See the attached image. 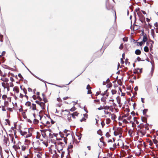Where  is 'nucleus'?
I'll list each match as a JSON object with an SVG mask.
<instances>
[{"mask_svg": "<svg viewBox=\"0 0 158 158\" xmlns=\"http://www.w3.org/2000/svg\"><path fill=\"white\" fill-rule=\"evenodd\" d=\"M122 133V130L121 128H119L117 129V131H115L114 132V135H120L119 137H120L121 135V134Z\"/></svg>", "mask_w": 158, "mask_h": 158, "instance_id": "1", "label": "nucleus"}, {"mask_svg": "<svg viewBox=\"0 0 158 158\" xmlns=\"http://www.w3.org/2000/svg\"><path fill=\"white\" fill-rule=\"evenodd\" d=\"M4 139L3 141L7 145L8 143L9 144V141L8 140V138L7 137H6L5 136H4Z\"/></svg>", "mask_w": 158, "mask_h": 158, "instance_id": "2", "label": "nucleus"}, {"mask_svg": "<svg viewBox=\"0 0 158 158\" xmlns=\"http://www.w3.org/2000/svg\"><path fill=\"white\" fill-rule=\"evenodd\" d=\"M104 112L105 114L107 115L104 116L105 117H110V115H111V112L106 110H104Z\"/></svg>", "mask_w": 158, "mask_h": 158, "instance_id": "3", "label": "nucleus"}, {"mask_svg": "<svg viewBox=\"0 0 158 158\" xmlns=\"http://www.w3.org/2000/svg\"><path fill=\"white\" fill-rule=\"evenodd\" d=\"M13 91L16 93H18L19 92V89L18 87L15 86L13 88Z\"/></svg>", "mask_w": 158, "mask_h": 158, "instance_id": "4", "label": "nucleus"}, {"mask_svg": "<svg viewBox=\"0 0 158 158\" xmlns=\"http://www.w3.org/2000/svg\"><path fill=\"white\" fill-rule=\"evenodd\" d=\"M42 110L44 109L45 108V105L44 103L41 102L40 105Z\"/></svg>", "mask_w": 158, "mask_h": 158, "instance_id": "5", "label": "nucleus"}, {"mask_svg": "<svg viewBox=\"0 0 158 158\" xmlns=\"http://www.w3.org/2000/svg\"><path fill=\"white\" fill-rule=\"evenodd\" d=\"M79 113H77V112H75L73 113V114H71V115H72L73 118H75V116H77L78 114Z\"/></svg>", "mask_w": 158, "mask_h": 158, "instance_id": "6", "label": "nucleus"}, {"mask_svg": "<svg viewBox=\"0 0 158 158\" xmlns=\"http://www.w3.org/2000/svg\"><path fill=\"white\" fill-rule=\"evenodd\" d=\"M57 144L58 145V147H59V146H60L61 147L60 148V150H61V149L62 148V147L63 146V143L62 142H58L57 143Z\"/></svg>", "mask_w": 158, "mask_h": 158, "instance_id": "7", "label": "nucleus"}, {"mask_svg": "<svg viewBox=\"0 0 158 158\" xmlns=\"http://www.w3.org/2000/svg\"><path fill=\"white\" fill-rule=\"evenodd\" d=\"M1 80L3 81L4 82H7L9 81V80L8 78H5V77H2L1 79Z\"/></svg>", "mask_w": 158, "mask_h": 158, "instance_id": "8", "label": "nucleus"}, {"mask_svg": "<svg viewBox=\"0 0 158 158\" xmlns=\"http://www.w3.org/2000/svg\"><path fill=\"white\" fill-rule=\"evenodd\" d=\"M135 53L137 55H140L141 53V51L139 49H136L135 51Z\"/></svg>", "mask_w": 158, "mask_h": 158, "instance_id": "9", "label": "nucleus"}, {"mask_svg": "<svg viewBox=\"0 0 158 158\" xmlns=\"http://www.w3.org/2000/svg\"><path fill=\"white\" fill-rule=\"evenodd\" d=\"M31 108V109L32 110H36V105L34 104H32V106L30 107V108Z\"/></svg>", "mask_w": 158, "mask_h": 158, "instance_id": "10", "label": "nucleus"}, {"mask_svg": "<svg viewBox=\"0 0 158 158\" xmlns=\"http://www.w3.org/2000/svg\"><path fill=\"white\" fill-rule=\"evenodd\" d=\"M110 116H111V118L113 120H115V119H116V116L114 114H112L111 113V115H110Z\"/></svg>", "mask_w": 158, "mask_h": 158, "instance_id": "11", "label": "nucleus"}, {"mask_svg": "<svg viewBox=\"0 0 158 158\" xmlns=\"http://www.w3.org/2000/svg\"><path fill=\"white\" fill-rule=\"evenodd\" d=\"M27 147V146L26 145H23L21 147L22 150L23 151H25V149H26Z\"/></svg>", "mask_w": 158, "mask_h": 158, "instance_id": "12", "label": "nucleus"}, {"mask_svg": "<svg viewBox=\"0 0 158 158\" xmlns=\"http://www.w3.org/2000/svg\"><path fill=\"white\" fill-rule=\"evenodd\" d=\"M34 145L35 146H39L40 145V142L39 140L36 141L35 142H34Z\"/></svg>", "mask_w": 158, "mask_h": 158, "instance_id": "13", "label": "nucleus"}, {"mask_svg": "<svg viewBox=\"0 0 158 158\" xmlns=\"http://www.w3.org/2000/svg\"><path fill=\"white\" fill-rule=\"evenodd\" d=\"M20 133L22 135L25 136L27 134V132L25 131H20Z\"/></svg>", "mask_w": 158, "mask_h": 158, "instance_id": "14", "label": "nucleus"}, {"mask_svg": "<svg viewBox=\"0 0 158 158\" xmlns=\"http://www.w3.org/2000/svg\"><path fill=\"white\" fill-rule=\"evenodd\" d=\"M25 105L26 106H28L31 107V103L29 102H26Z\"/></svg>", "mask_w": 158, "mask_h": 158, "instance_id": "15", "label": "nucleus"}, {"mask_svg": "<svg viewBox=\"0 0 158 158\" xmlns=\"http://www.w3.org/2000/svg\"><path fill=\"white\" fill-rule=\"evenodd\" d=\"M106 123L107 124H108L110 123L111 122V120L109 118H107L106 119Z\"/></svg>", "mask_w": 158, "mask_h": 158, "instance_id": "16", "label": "nucleus"}, {"mask_svg": "<svg viewBox=\"0 0 158 158\" xmlns=\"http://www.w3.org/2000/svg\"><path fill=\"white\" fill-rule=\"evenodd\" d=\"M31 135H32L31 133L29 132L28 134L27 133V134H26V135L25 137L26 138H27L31 137Z\"/></svg>", "mask_w": 158, "mask_h": 158, "instance_id": "17", "label": "nucleus"}, {"mask_svg": "<svg viewBox=\"0 0 158 158\" xmlns=\"http://www.w3.org/2000/svg\"><path fill=\"white\" fill-rule=\"evenodd\" d=\"M144 51L146 52H148L149 51L148 48L147 46H145L144 48Z\"/></svg>", "mask_w": 158, "mask_h": 158, "instance_id": "18", "label": "nucleus"}, {"mask_svg": "<svg viewBox=\"0 0 158 158\" xmlns=\"http://www.w3.org/2000/svg\"><path fill=\"white\" fill-rule=\"evenodd\" d=\"M154 68H152L151 71V75L149 76L150 77H152V74H153V72H154Z\"/></svg>", "mask_w": 158, "mask_h": 158, "instance_id": "19", "label": "nucleus"}, {"mask_svg": "<svg viewBox=\"0 0 158 158\" xmlns=\"http://www.w3.org/2000/svg\"><path fill=\"white\" fill-rule=\"evenodd\" d=\"M97 133L101 135H102V131L100 130H99L97 132Z\"/></svg>", "mask_w": 158, "mask_h": 158, "instance_id": "20", "label": "nucleus"}, {"mask_svg": "<svg viewBox=\"0 0 158 158\" xmlns=\"http://www.w3.org/2000/svg\"><path fill=\"white\" fill-rule=\"evenodd\" d=\"M39 121L38 120L36 119H34L33 121V122L35 124H37L39 123Z\"/></svg>", "mask_w": 158, "mask_h": 158, "instance_id": "21", "label": "nucleus"}, {"mask_svg": "<svg viewBox=\"0 0 158 158\" xmlns=\"http://www.w3.org/2000/svg\"><path fill=\"white\" fill-rule=\"evenodd\" d=\"M49 137L51 139L53 138L54 137L53 133V134H52L51 133H50L49 134Z\"/></svg>", "mask_w": 158, "mask_h": 158, "instance_id": "22", "label": "nucleus"}, {"mask_svg": "<svg viewBox=\"0 0 158 158\" xmlns=\"http://www.w3.org/2000/svg\"><path fill=\"white\" fill-rule=\"evenodd\" d=\"M54 137L55 138V139L56 140H59L57 138V136L58 135L57 134L53 133ZM59 140H61L60 139H59Z\"/></svg>", "mask_w": 158, "mask_h": 158, "instance_id": "23", "label": "nucleus"}, {"mask_svg": "<svg viewBox=\"0 0 158 158\" xmlns=\"http://www.w3.org/2000/svg\"><path fill=\"white\" fill-rule=\"evenodd\" d=\"M147 40V38L146 37L144 36L143 38L142 41L145 42H146Z\"/></svg>", "mask_w": 158, "mask_h": 158, "instance_id": "24", "label": "nucleus"}, {"mask_svg": "<svg viewBox=\"0 0 158 158\" xmlns=\"http://www.w3.org/2000/svg\"><path fill=\"white\" fill-rule=\"evenodd\" d=\"M117 92L115 90L112 89L111 90V93L112 94H116Z\"/></svg>", "mask_w": 158, "mask_h": 158, "instance_id": "25", "label": "nucleus"}, {"mask_svg": "<svg viewBox=\"0 0 158 158\" xmlns=\"http://www.w3.org/2000/svg\"><path fill=\"white\" fill-rule=\"evenodd\" d=\"M37 157L38 158H41L42 154L40 153H38L36 155Z\"/></svg>", "mask_w": 158, "mask_h": 158, "instance_id": "26", "label": "nucleus"}, {"mask_svg": "<svg viewBox=\"0 0 158 158\" xmlns=\"http://www.w3.org/2000/svg\"><path fill=\"white\" fill-rule=\"evenodd\" d=\"M148 111V109H144L143 110V113L144 115H145L146 114V113H147Z\"/></svg>", "mask_w": 158, "mask_h": 158, "instance_id": "27", "label": "nucleus"}, {"mask_svg": "<svg viewBox=\"0 0 158 158\" xmlns=\"http://www.w3.org/2000/svg\"><path fill=\"white\" fill-rule=\"evenodd\" d=\"M108 5H109V3L108 2H106V8H107V9L108 10H109L110 9V8H109V7H108Z\"/></svg>", "mask_w": 158, "mask_h": 158, "instance_id": "28", "label": "nucleus"}, {"mask_svg": "<svg viewBox=\"0 0 158 158\" xmlns=\"http://www.w3.org/2000/svg\"><path fill=\"white\" fill-rule=\"evenodd\" d=\"M65 134H62L60 135V136L61 137H63L64 136H65L66 137H67L69 135V134H67V133H65Z\"/></svg>", "mask_w": 158, "mask_h": 158, "instance_id": "29", "label": "nucleus"}, {"mask_svg": "<svg viewBox=\"0 0 158 158\" xmlns=\"http://www.w3.org/2000/svg\"><path fill=\"white\" fill-rule=\"evenodd\" d=\"M103 107V109L108 110L109 109V106H104Z\"/></svg>", "mask_w": 158, "mask_h": 158, "instance_id": "30", "label": "nucleus"}, {"mask_svg": "<svg viewBox=\"0 0 158 158\" xmlns=\"http://www.w3.org/2000/svg\"><path fill=\"white\" fill-rule=\"evenodd\" d=\"M7 98V96L6 95H3L2 96V98L4 100H5Z\"/></svg>", "mask_w": 158, "mask_h": 158, "instance_id": "31", "label": "nucleus"}, {"mask_svg": "<svg viewBox=\"0 0 158 158\" xmlns=\"http://www.w3.org/2000/svg\"><path fill=\"white\" fill-rule=\"evenodd\" d=\"M137 60L138 61H144V60H141V59L139 57V56H138L137 58Z\"/></svg>", "mask_w": 158, "mask_h": 158, "instance_id": "32", "label": "nucleus"}, {"mask_svg": "<svg viewBox=\"0 0 158 158\" xmlns=\"http://www.w3.org/2000/svg\"><path fill=\"white\" fill-rule=\"evenodd\" d=\"M3 38V35H0V41L2 42L3 41L2 38Z\"/></svg>", "mask_w": 158, "mask_h": 158, "instance_id": "33", "label": "nucleus"}, {"mask_svg": "<svg viewBox=\"0 0 158 158\" xmlns=\"http://www.w3.org/2000/svg\"><path fill=\"white\" fill-rule=\"evenodd\" d=\"M76 110V108L75 107L73 106L72 108H71L70 110L71 111H73Z\"/></svg>", "mask_w": 158, "mask_h": 158, "instance_id": "34", "label": "nucleus"}, {"mask_svg": "<svg viewBox=\"0 0 158 158\" xmlns=\"http://www.w3.org/2000/svg\"><path fill=\"white\" fill-rule=\"evenodd\" d=\"M133 131L131 130H130L128 131V133L130 135H131Z\"/></svg>", "mask_w": 158, "mask_h": 158, "instance_id": "35", "label": "nucleus"}, {"mask_svg": "<svg viewBox=\"0 0 158 158\" xmlns=\"http://www.w3.org/2000/svg\"><path fill=\"white\" fill-rule=\"evenodd\" d=\"M52 84L54 85H56V86L57 87H61H61H65V86L64 85H63L62 86H60L59 85H56L55 84Z\"/></svg>", "mask_w": 158, "mask_h": 158, "instance_id": "36", "label": "nucleus"}, {"mask_svg": "<svg viewBox=\"0 0 158 158\" xmlns=\"http://www.w3.org/2000/svg\"><path fill=\"white\" fill-rule=\"evenodd\" d=\"M5 105L2 106V110L3 111H5L6 110V109L5 108Z\"/></svg>", "mask_w": 158, "mask_h": 158, "instance_id": "37", "label": "nucleus"}, {"mask_svg": "<svg viewBox=\"0 0 158 158\" xmlns=\"http://www.w3.org/2000/svg\"><path fill=\"white\" fill-rule=\"evenodd\" d=\"M2 86L3 87L4 89H5V88H6V85H5V83H4V82H3V83H2Z\"/></svg>", "mask_w": 158, "mask_h": 158, "instance_id": "38", "label": "nucleus"}, {"mask_svg": "<svg viewBox=\"0 0 158 158\" xmlns=\"http://www.w3.org/2000/svg\"><path fill=\"white\" fill-rule=\"evenodd\" d=\"M67 138H66L65 137H64L63 140H64V142L66 144L67 143Z\"/></svg>", "mask_w": 158, "mask_h": 158, "instance_id": "39", "label": "nucleus"}, {"mask_svg": "<svg viewBox=\"0 0 158 158\" xmlns=\"http://www.w3.org/2000/svg\"><path fill=\"white\" fill-rule=\"evenodd\" d=\"M125 62L126 64H130V63L128 62V60L127 59H126Z\"/></svg>", "mask_w": 158, "mask_h": 158, "instance_id": "40", "label": "nucleus"}, {"mask_svg": "<svg viewBox=\"0 0 158 158\" xmlns=\"http://www.w3.org/2000/svg\"><path fill=\"white\" fill-rule=\"evenodd\" d=\"M101 101L103 102H105L106 101V98L104 97L102 98L101 99Z\"/></svg>", "mask_w": 158, "mask_h": 158, "instance_id": "41", "label": "nucleus"}, {"mask_svg": "<svg viewBox=\"0 0 158 158\" xmlns=\"http://www.w3.org/2000/svg\"><path fill=\"white\" fill-rule=\"evenodd\" d=\"M9 84L10 87H12L14 86V85L12 82L10 83Z\"/></svg>", "mask_w": 158, "mask_h": 158, "instance_id": "42", "label": "nucleus"}, {"mask_svg": "<svg viewBox=\"0 0 158 158\" xmlns=\"http://www.w3.org/2000/svg\"><path fill=\"white\" fill-rule=\"evenodd\" d=\"M91 88L90 87L89 85H87V87H86V89H88V90L90 89Z\"/></svg>", "mask_w": 158, "mask_h": 158, "instance_id": "43", "label": "nucleus"}, {"mask_svg": "<svg viewBox=\"0 0 158 158\" xmlns=\"http://www.w3.org/2000/svg\"><path fill=\"white\" fill-rule=\"evenodd\" d=\"M42 135L43 137L44 138H45L46 137V135L45 132H44V133H42Z\"/></svg>", "mask_w": 158, "mask_h": 158, "instance_id": "44", "label": "nucleus"}, {"mask_svg": "<svg viewBox=\"0 0 158 158\" xmlns=\"http://www.w3.org/2000/svg\"><path fill=\"white\" fill-rule=\"evenodd\" d=\"M5 85H6V88H7V87H10V86H9V83H7V82H6V83H5Z\"/></svg>", "mask_w": 158, "mask_h": 158, "instance_id": "45", "label": "nucleus"}, {"mask_svg": "<svg viewBox=\"0 0 158 158\" xmlns=\"http://www.w3.org/2000/svg\"><path fill=\"white\" fill-rule=\"evenodd\" d=\"M106 136L107 137H109L110 136L109 133L108 132H107L106 134Z\"/></svg>", "mask_w": 158, "mask_h": 158, "instance_id": "46", "label": "nucleus"}, {"mask_svg": "<svg viewBox=\"0 0 158 158\" xmlns=\"http://www.w3.org/2000/svg\"><path fill=\"white\" fill-rule=\"evenodd\" d=\"M138 43L139 44V46H141L142 45V44H143V41H141V42H138Z\"/></svg>", "mask_w": 158, "mask_h": 158, "instance_id": "47", "label": "nucleus"}, {"mask_svg": "<svg viewBox=\"0 0 158 158\" xmlns=\"http://www.w3.org/2000/svg\"><path fill=\"white\" fill-rule=\"evenodd\" d=\"M6 75V73H4V74L2 73V74L1 75V76H2L3 77H5Z\"/></svg>", "mask_w": 158, "mask_h": 158, "instance_id": "48", "label": "nucleus"}, {"mask_svg": "<svg viewBox=\"0 0 158 158\" xmlns=\"http://www.w3.org/2000/svg\"><path fill=\"white\" fill-rule=\"evenodd\" d=\"M123 44H121L120 45V46H119V49H123Z\"/></svg>", "mask_w": 158, "mask_h": 158, "instance_id": "49", "label": "nucleus"}, {"mask_svg": "<svg viewBox=\"0 0 158 158\" xmlns=\"http://www.w3.org/2000/svg\"><path fill=\"white\" fill-rule=\"evenodd\" d=\"M86 119L84 117L83 118L81 119L80 120V121L81 122H82L83 121H85Z\"/></svg>", "mask_w": 158, "mask_h": 158, "instance_id": "50", "label": "nucleus"}, {"mask_svg": "<svg viewBox=\"0 0 158 158\" xmlns=\"http://www.w3.org/2000/svg\"><path fill=\"white\" fill-rule=\"evenodd\" d=\"M131 116L130 115L127 118V119L128 120H130L131 119Z\"/></svg>", "mask_w": 158, "mask_h": 158, "instance_id": "51", "label": "nucleus"}, {"mask_svg": "<svg viewBox=\"0 0 158 158\" xmlns=\"http://www.w3.org/2000/svg\"><path fill=\"white\" fill-rule=\"evenodd\" d=\"M153 141L154 143H155V144H156L157 143L158 141L157 140H156V139H154L153 140Z\"/></svg>", "mask_w": 158, "mask_h": 158, "instance_id": "52", "label": "nucleus"}, {"mask_svg": "<svg viewBox=\"0 0 158 158\" xmlns=\"http://www.w3.org/2000/svg\"><path fill=\"white\" fill-rule=\"evenodd\" d=\"M8 101H5L4 103V105L6 106L7 105V104H8Z\"/></svg>", "mask_w": 158, "mask_h": 158, "instance_id": "53", "label": "nucleus"}, {"mask_svg": "<svg viewBox=\"0 0 158 158\" xmlns=\"http://www.w3.org/2000/svg\"><path fill=\"white\" fill-rule=\"evenodd\" d=\"M102 109H103V107L102 106H101L100 107L98 108V110H101Z\"/></svg>", "mask_w": 158, "mask_h": 158, "instance_id": "54", "label": "nucleus"}, {"mask_svg": "<svg viewBox=\"0 0 158 158\" xmlns=\"http://www.w3.org/2000/svg\"><path fill=\"white\" fill-rule=\"evenodd\" d=\"M92 93V92L91 90L90 89H89L88 91L87 94H91Z\"/></svg>", "mask_w": 158, "mask_h": 158, "instance_id": "55", "label": "nucleus"}, {"mask_svg": "<svg viewBox=\"0 0 158 158\" xmlns=\"http://www.w3.org/2000/svg\"><path fill=\"white\" fill-rule=\"evenodd\" d=\"M35 102L37 104L39 105H40V102H41L38 101H35Z\"/></svg>", "mask_w": 158, "mask_h": 158, "instance_id": "56", "label": "nucleus"}, {"mask_svg": "<svg viewBox=\"0 0 158 158\" xmlns=\"http://www.w3.org/2000/svg\"><path fill=\"white\" fill-rule=\"evenodd\" d=\"M68 120L70 122L71 120V117H68L67 118Z\"/></svg>", "mask_w": 158, "mask_h": 158, "instance_id": "57", "label": "nucleus"}, {"mask_svg": "<svg viewBox=\"0 0 158 158\" xmlns=\"http://www.w3.org/2000/svg\"><path fill=\"white\" fill-rule=\"evenodd\" d=\"M113 148H116V143H114L113 144Z\"/></svg>", "mask_w": 158, "mask_h": 158, "instance_id": "58", "label": "nucleus"}, {"mask_svg": "<svg viewBox=\"0 0 158 158\" xmlns=\"http://www.w3.org/2000/svg\"><path fill=\"white\" fill-rule=\"evenodd\" d=\"M121 64H124V61H123L122 58H121Z\"/></svg>", "mask_w": 158, "mask_h": 158, "instance_id": "59", "label": "nucleus"}, {"mask_svg": "<svg viewBox=\"0 0 158 158\" xmlns=\"http://www.w3.org/2000/svg\"><path fill=\"white\" fill-rule=\"evenodd\" d=\"M134 90L135 91H137L138 90V87L137 86L135 87L134 88Z\"/></svg>", "mask_w": 158, "mask_h": 158, "instance_id": "60", "label": "nucleus"}, {"mask_svg": "<svg viewBox=\"0 0 158 158\" xmlns=\"http://www.w3.org/2000/svg\"><path fill=\"white\" fill-rule=\"evenodd\" d=\"M141 101L142 102V103H144V98H141Z\"/></svg>", "mask_w": 158, "mask_h": 158, "instance_id": "61", "label": "nucleus"}, {"mask_svg": "<svg viewBox=\"0 0 158 158\" xmlns=\"http://www.w3.org/2000/svg\"><path fill=\"white\" fill-rule=\"evenodd\" d=\"M10 80L12 81L13 82L14 81V80L13 78L12 77H10Z\"/></svg>", "mask_w": 158, "mask_h": 158, "instance_id": "62", "label": "nucleus"}, {"mask_svg": "<svg viewBox=\"0 0 158 158\" xmlns=\"http://www.w3.org/2000/svg\"><path fill=\"white\" fill-rule=\"evenodd\" d=\"M5 53H6V52L5 51L2 52V55L3 56H4L5 55Z\"/></svg>", "mask_w": 158, "mask_h": 158, "instance_id": "63", "label": "nucleus"}, {"mask_svg": "<svg viewBox=\"0 0 158 158\" xmlns=\"http://www.w3.org/2000/svg\"><path fill=\"white\" fill-rule=\"evenodd\" d=\"M101 124L102 126V127H103L105 125L104 123L103 122H101Z\"/></svg>", "mask_w": 158, "mask_h": 158, "instance_id": "64", "label": "nucleus"}]
</instances>
